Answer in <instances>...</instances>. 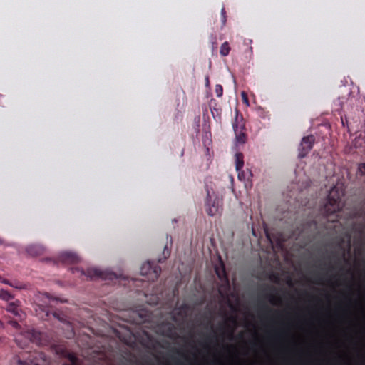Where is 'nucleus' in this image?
I'll list each match as a JSON object with an SVG mask.
<instances>
[{"label": "nucleus", "instance_id": "1", "mask_svg": "<svg viewBox=\"0 0 365 365\" xmlns=\"http://www.w3.org/2000/svg\"><path fill=\"white\" fill-rule=\"evenodd\" d=\"M345 195V185L343 182H338L329 192L326 203L320 207L317 213L316 211L305 205H299L297 210L289 208L282 212L279 217L280 221L295 226L294 228H336L334 225L332 227H322V220H333L334 217L339 216V212L342 210L344 202L343 197Z\"/></svg>", "mask_w": 365, "mask_h": 365}, {"label": "nucleus", "instance_id": "2", "mask_svg": "<svg viewBox=\"0 0 365 365\" xmlns=\"http://www.w3.org/2000/svg\"><path fill=\"white\" fill-rule=\"evenodd\" d=\"M207 197L205 201V210L210 216L220 215L222 211V200L217 195L207 188Z\"/></svg>", "mask_w": 365, "mask_h": 365}, {"label": "nucleus", "instance_id": "3", "mask_svg": "<svg viewBox=\"0 0 365 365\" xmlns=\"http://www.w3.org/2000/svg\"><path fill=\"white\" fill-rule=\"evenodd\" d=\"M73 274H78L81 276L86 277L88 279H112L116 277V274L113 272L107 271H102L97 268H88L86 270L81 269L78 268H71Z\"/></svg>", "mask_w": 365, "mask_h": 365}, {"label": "nucleus", "instance_id": "4", "mask_svg": "<svg viewBox=\"0 0 365 365\" xmlns=\"http://www.w3.org/2000/svg\"><path fill=\"white\" fill-rule=\"evenodd\" d=\"M161 268L154 262L148 261L140 267V274L148 281H155L160 276Z\"/></svg>", "mask_w": 365, "mask_h": 365}, {"label": "nucleus", "instance_id": "5", "mask_svg": "<svg viewBox=\"0 0 365 365\" xmlns=\"http://www.w3.org/2000/svg\"><path fill=\"white\" fill-rule=\"evenodd\" d=\"M18 363L19 365H48L45 354L37 351L29 353L25 360L19 359Z\"/></svg>", "mask_w": 365, "mask_h": 365}, {"label": "nucleus", "instance_id": "6", "mask_svg": "<svg viewBox=\"0 0 365 365\" xmlns=\"http://www.w3.org/2000/svg\"><path fill=\"white\" fill-rule=\"evenodd\" d=\"M314 143L315 138L313 135H309L307 136L304 137L302 139V141L299 147L298 157L299 158H304L312 149Z\"/></svg>", "mask_w": 365, "mask_h": 365}, {"label": "nucleus", "instance_id": "7", "mask_svg": "<svg viewBox=\"0 0 365 365\" xmlns=\"http://www.w3.org/2000/svg\"><path fill=\"white\" fill-rule=\"evenodd\" d=\"M58 259L63 263L75 264L79 262V257L72 252H63L59 255Z\"/></svg>", "mask_w": 365, "mask_h": 365}, {"label": "nucleus", "instance_id": "8", "mask_svg": "<svg viewBox=\"0 0 365 365\" xmlns=\"http://www.w3.org/2000/svg\"><path fill=\"white\" fill-rule=\"evenodd\" d=\"M24 336L26 339H29L30 341L37 345L43 344V334L36 330H29L24 333Z\"/></svg>", "mask_w": 365, "mask_h": 365}, {"label": "nucleus", "instance_id": "9", "mask_svg": "<svg viewBox=\"0 0 365 365\" xmlns=\"http://www.w3.org/2000/svg\"><path fill=\"white\" fill-rule=\"evenodd\" d=\"M20 304L21 302L19 300H16L15 302H10L8 304L6 309L8 312L12 314L15 317L21 319L24 315V313L21 309L20 308Z\"/></svg>", "mask_w": 365, "mask_h": 365}, {"label": "nucleus", "instance_id": "10", "mask_svg": "<svg viewBox=\"0 0 365 365\" xmlns=\"http://www.w3.org/2000/svg\"><path fill=\"white\" fill-rule=\"evenodd\" d=\"M232 127L235 132L240 131L245 128L243 117L237 110L235 111V117L232 123Z\"/></svg>", "mask_w": 365, "mask_h": 365}, {"label": "nucleus", "instance_id": "11", "mask_svg": "<svg viewBox=\"0 0 365 365\" xmlns=\"http://www.w3.org/2000/svg\"><path fill=\"white\" fill-rule=\"evenodd\" d=\"M45 248L41 245H31L26 247V252L31 256H38L44 253Z\"/></svg>", "mask_w": 365, "mask_h": 365}, {"label": "nucleus", "instance_id": "12", "mask_svg": "<svg viewBox=\"0 0 365 365\" xmlns=\"http://www.w3.org/2000/svg\"><path fill=\"white\" fill-rule=\"evenodd\" d=\"M353 222L359 225L353 227L352 228H365V210L355 213Z\"/></svg>", "mask_w": 365, "mask_h": 365}, {"label": "nucleus", "instance_id": "13", "mask_svg": "<svg viewBox=\"0 0 365 365\" xmlns=\"http://www.w3.org/2000/svg\"><path fill=\"white\" fill-rule=\"evenodd\" d=\"M235 157L236 170L240 171L244 166V155L242 153H237Z\"/></svg>", "mask_w": 365, "mask_h": 365}, {"label": "nucleus", "instance_id": "14", "mask_svg": "<svg viewBox=\"0 0 365 365\" xmlns=\"http://www.w3.org/2000/svg\"><path fill=\"white\" fill-rule=\"evenodd\" d=\"M65 357L68 362L64 363V365H78V359L73 353L66 352Z\"/></svg>", "mask_w": 365, "mask_h": 365}, {"label": "nucleus", "instance_id": "15", "mask_svg": "<svg viewBox=\"0 0 365 365\" xmlns=\"http://www.w3.org/2000/svg\"><path fill=\"white\" fill-rule=\"evenodd\" d=\"M244 130H242L240 131L235 132V138L236 141L238 143H245L247 140V135L243 131Z\"/></svg>", "mask_w": 365, "mask_h": 365}, {"label": "nucleus", "instance_id": "16", "mask_svg": "<svg viewBox=\"0 0 365 365\" xmlns=\"http://www.w3.org/2000/svg\"><path fill=\"white\" fill-rule=\"evenodd\" d=\"M230 51V47L227 41L224 42L220 49V53L222 56H227Z\"/></svg>", "mask_w": 365, "mask_h": 365}, {"label": "nucleus", "instance_id": "17", "mask_svg": "<svg viewBox=\"0 0 365 365\" xmlns=\"http://www.w3.org/2000/svg\"><path fill=\"white\" fill-rule=\"evenodd\" d=\"M238 172V178L241 181L249 180L250 177L252 176V173L250 171L245 172L243 170H240Z\"/></svg>", "mask_w": 365, "mask_h": 365}, {"label": "nucleus", "instance_id": "18", "mask_svg": "<svg viewBox=\"0 0 365 365\" xmlns=\"http://www.w3.org/2000/svg\"><path fill=\"white\" fill-rule=\"evenodd\" d=\"M0 299L4 301H9L14 299V295H12L9 292L4 289L0 290Z\"/></svg>", "mask_w": 365, "mask_h": 365}, {"label": "nucleus", "instance_id": "19", "mask_svg": "<svg viewBox=\"0 0 365 365\" xmlns=\"http://www.w3.org/2000/svg\"><path fill=\"white\" fill-rule=\"evenodd\" d=\"M10 287L19 290L26 289V285L25 284L17 280L12 281L10 284Z\"/></svg>", "mask_w": 365, "mask_h": 365}, {"label": "nucleus", "instance_id": "20", "mask_svg": "<svg viewBox=\"0 0 365 365\" xmlns=\"http://www.w3.org/2000/svg\"><path fill=\"white\" fill-rule=\"evenodd\" d=\"M364 175H365V163L359 164L356 171L357 177Z\"/></svg>", "mask_w": 365, "mask_h": 365}, {"label": "nucleus", "instance_id": "21", "mask_svg": "<svg viewBox=\"0 0 365 365\" xmlns=\"http://www.w3.org/2000/svg\"><path fill=\"white\" fill-rule=\"evenodd\" d=\"M163 254L164 258H163V259H161V258H160L158 259V262H160V263L163 262V261L165 259H167L170 256V250L167 248V246L165 247V248L163 250Z\"/></svg>", "mask_w": 365, "mask_h": 365}, {"label": "nucleus", "instance_id": "22", "mask_svg": "<svg viewBox=\"0 0 365 365\" xmlns=\"http://www.w3.org/2000/svg\"><path fill=\"white\" fill-rule=\"evenodd\" d=\"M215 94L217 97H221L223 94V88L221 85L217 84L215 86Z\"/></svg>", "mask_w": 365, "mask_h": 365}, {"label": "nucleus", "instance_id": "23", "mask_svg": "<svg viewBox=\"0 0 365 365\" xmlns=\"http://www.w3.org/2000/svg\"><path fill=\"white\" fill-rule=\"evenodd\" d=\"M221 18H222V26H224L227 21L226 11H225V9L224 7L221 9Z\"/></svg>", "mask_w": 365, "mask_h": 365}, {"label": "nucleus", "instance_id": "24", "mask_svg": "<svg viewBox=\"0 0 365 365\" xmlns=\"http://www.w3.org/2000/svg\"><path fill=\"white\" fill-rule=\"evenodd\" d=\"M241 96H242V102H243V103H244L247 106H250V103H249L248 97H247V95L246 92L242 91V92L241 93Z\"/></svg>", "mask_w": 365, "mask_h": 365}, {"label": "nucleus", "instance_id": "25", "mask_svg": "<svg viewBox=\"0 0 365 365\" xmlns=\"http://www.w3.org/2000/svg\"><path fill=\"white\" fill-rule=\"evenodd\" d=\"M8 323L15 329H19L20 327V325L16 320L10 319L8 321Z\"/></svg>", "mask_w": 365, "mask_h": 365}, {"label": "nucleus", "instance_id": "26", "mask_svg": "<svg viewBox=\"0 0 365 365\" xmlns=\"http://www.w3.org/2000/svg\"><path fill=\"white\" fill-rule=\"evenodd\" d=\"M265 297L269 299L270 302L272 304L275 303V300L277 299V297L273 295L272 294H266Z\"/></svg>", "mask_w": 365, "mask_h": 365}, {"label": "nucleus", "instance_id": "27", "mask_svg": "<svg viewBox=\"0 0 365 365\" xmlns=\"http://www.w3.org/2000/svg\"><path fill=\"white\" fill-rule=\"evenodd\" d=\"M227 327H228V324L226 322H225L219 325V329L222 331L223 334H225V329Z\"/></svg>", "mask_w": 365, "mask_h": 365}, {"label": "nucleus", "instance_id": "28", "mask_svg": "<svg viewBox=\"0 0 365 365\" xmlns=\"http://www.w3.org/2000/svg\"><path fill=\"white\" fill-rule=\"evenodd\" d=\"M260 309L267 312H272V310L266 304H262Z\"/></svg>", "mask_w": 365, "mask_h": 365}, {"label": "nucleus", "instance_id": "29", "mask_svg": "<svg viewBox=\"0 0 365 365\" xmlns=\"http://www.w3.org/2000/svg\"><path fill=\"white\" fill-rule=\"evenodd\" d=\"M0 282L5 284H8L10 286V284L11 283V281H9V279H2V277L0 276Z\"/></svg>", "mask_w": 365, "mask_h": 365}, {"label": "nucleus", "instance_id": "30", "mask_svg": "<svg viewBox=\"0 0 365 365\" xmlns=\"http://www.w3.org/2000/svg\"><path fill=\"white\" fill-rule=\"evenodd\" d=\"M264 230V234H265L266 237H267L268 239H270V232H269V231H270L271 230H267V229H264V230Z\"/></svg>", "mask_w": 365, "mask_h": 365}, {"label": "nucleus", "instance_id": "31", "mask_svg": "<svg viewBox=\"0 0 365 365\" xmlns=\"http://www.w3.org/2000/svg\"><path fill=\"white\" fill-rule=\"evenodd\" d=\"M270 290V291H276V288L274 287H272V286H267L265 290Z\"/></svg>", "mask_w": 365, "mask_h": 365}, {"label": "nucleus", "instance_id": "32", "mask_svg": "<svg viewBox=\"0 0 365 365\" xmlns=\"http://www.w3.org/2000/svg\"><path fill=\"white\" fill-rule=\"evenodd\" d=\"M228 321H230V322H232V323H235V322H236V319H235V317H230V318L228 319Z\"/></svg>", "mask_w": 365, "mask_h": 365}, {"label": "nucleus", "instance_id": "33", "mask_svg": "<svg viewBox=\"0 0 365 365\" xmlns=\"http://www.w3.org/2000/svg\"><path fill=\"white\" fill-rule=\"evenodd\" d=\"M257 231H259V230H255V229L252 230V235L254 236H257Z\"/></svg>", "mask_w": 365, "mask_h": 365}, {"label": "nucleus", "instance_id": "34", "mask_svg": "<svg viewBox=\"0 0 365 365\" xmlns=\"http://www.w3.org/2000/svg\"><path fill=\"white\" fill-rule=\"evenodd\" d=\"M245 44H248V43L251 44V43H252V40L249 39V40H248V42H246V41H245Z\"/></svg>", "mask_w": 365, "mask_h": 365}, {"label": "nucleus", "instance_id": "35", "mask_svg": "<svg viewBox=\"0 0 365 365\" xmlns=\"http://www.w3.org/2000/svg\"><path fill=\"white\" fill-rule=\"evenodd\" d=\"M341 123L344 126L345 121L344 120V118L341 117Z\"/></svg>", "mask_w": 365, "mask_h": 365}, {"label": "nucleus", "instance_id": "36", "mask_svg": "<svg viewBox=\"0 0 365 365\" xmlns=\"http://www.w3.org/2000/svg\"><path fill=\"white\" fill-rule=\"evenodd\" d=\"M173 327L171 326V327L169 328V331H173Z\"/></svg>", "mask_w": 365, "mask_h": 365}, {"label": "nucleus", "instance_id": "37", "mask_svg": "<svg viewBox=\"0 0 365 365\" xmlns=\"http://www.w3.org/2000/svg\"><path fill=\"white\" fill-rule=\"evenodd\" d=\"M207 340H208L210 342H211V341H212V338H210V337H207Z\"/></svg>", "mask_w": 365, "mask_h": 365}, {"label": "nucleus", "instance_id": "38", "mask_svg": "<svg viewBox=\"0 0 365 365\" xmlns=\"http://www.w3.org/2000/svg\"><path fill=\"white\" fill-rule=\"evenodd\" d=\"M205 82H207V83H209V78L208 77L206 78Z\"/></svg>", "mask_w": 365, "mask_h": 365}, {"label": "nucleus", "instance_id": "39", "mask_svg": "<svg viewBox=\"0 0 365 365\" xmlns=\"http://www.w3.org/2000/svg\"><path fill=\"white\" fill-rule=\"evenodd\" d=\"M205 82H207V83H209V78L208 77L206 78Z\"/></svg>", "mask_w": 365, "mask_h": 365}, {"label": "nucleus", "instance_id": "40", "mask_svg": "<svg viewBox=\"0 0 365 365\" xmlns=\"http://www.w3.org/2000/svg\"><path fill=\"white\" fill-rule=\"evenodd\" d=\"M263 229L268 228L266 225L264 224Z\"/></svg>", "mask_w": 365, "mask_h": 365}, {"label": "nucleus", "instance_id": "41", "mask_svg": "<svg viewBox=\"0 0 365 365\" xmlns=\"http://www.w3.org/2000/svg\"><path fill=\"white\" fill-rule=\"evenodd\" d=\"M250 51L251 53L252 52V46L250 47Z\"/></svg>", "mask_w": 365, "mask_h": 365}, {"label": "nucleus", "instance_id": "42", "mask_svg": "<svg viewBox=\"0 0 365 365\" xmlns=\"http://www.w3.org/2000/svg\"><path fill=\"white\" fill-rule=\"evenodd\" d=\"M230 335L232 336V330L230 332Z\"/></svg>", "mask_w": 365, "mask_h": 365}, {"label": "nucleus", "instance_id": "43", "mask_svg": "<svg viewBox=\"0 0 365 365\" xmlns=\"http://www.w3.org/2000/svg\"><path fill=\"white\" fill-rule=\"evenodd\" d=\"M339 104H341V98H339Z\"/></svg>", "mask_w": 365, "mask_h": 365}, {"label": "nucleus", "instance_id": "44", "mask_svg": "<svg viewBox=\"0 0 365 365\" xmlns=\"http://www.w3.org/2000/svg\"><path fill=\"white\" fill-rule=\"evenodd\" d=\"M178 365H181V363L178 361Z\"/></svg>", "mask_w": 365, "mask_h": 365}, {"label": "nucleus", "instance_id": "45", "mask_svg": "<svg viewBox=\"0 0 365 365\" xmlns=\"http://www.w3.org/2000/svg\"><path fill=\"white\" fill-rule=\"evenodd\" d=\"M1 242H2V241H1V240L0 239V243H1Z\"/></svg>", "mask_w": 365, "mask_h": 365}]
</instances>
